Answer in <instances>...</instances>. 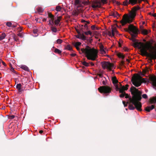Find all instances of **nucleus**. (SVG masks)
<instances>
[{
  "mask_svg": "<svg viewBox=\"0 0 156 156\" xmlns=\"http://www.w3.org/2000/svg\"><path fill=\"white\" fill-rule=\"evenodd\" d=\"M154 41L151 39L145 44L141 42H137L134 43V47H138L140 50L141 55L142 56H146L149 58V63L151 66L153 65L152 63V59H156V50H154L155 48L153 46Z\"/></svg>",
  "mask_w": 156,
  "mask_h": 156,
  "instance_id": "obj_1",
  "label": "nucleus"
},
{
  "mask_svg": "<svg viewBox=\"0 0 156 156\" xmlns=\"http://www.w3.org/2000/svg\"><path fill=\"white\" fill-rule=\"evenodd\" d=\"M130 90L132 95V98L129 97L128 94L126 93L125 96V98H128L129 101V102H127L129 103V108L130 110H134L136 108L138 111H142V105L140 102L142 99V92L133 86Z\"/></svg>",
  "mask_w": 156,
  "mask_h": 156,
  "instance_id": "obj_2",
  "label": "nucleus"
},
{
  "mask_svg": "<svg viewBox=\"0 0 156 156\" xmlns=\"http://www.w3.org/2000/svg\"><path fill=\"white\" fill-rule=\"evenodd\" d=\"M135 75H136L132 77L131 81L133 84L136 87L140 86L143 82H148L151 83L153 86L156 87V76H150L148 80L146 78H142V77L137 74Z\"/></svg>",
  "mask_w": 156,
  "mask_h": 156,
  "instance_id": "obj_3",
  "label": "nucleus"
},
{
  "mask_svg": "<svg viewBox=\"0 0 156 156\" xmlns=\"http://www.w3.org/2000/svg\"><path fill=\"white\" fill-rule=\"evenodd\" d=\"M140 9L138 6H134L132 8L131 11H129V15H124L122 19L120 21L122 25L124 26L127 23H130L132 22L136 16L137 11Z\"/></svg>",
  "mask_w": 156,
  "mask_h": 156,
  "instance_id": "obj_4",
  "label": "nucleus"
},
{
  "mask_svg": "<svg viewBox=\"0 0 156 156\" xmlns=\"http://www.w3.org/2000/svg\"><path fill=\"white\" fill-rule=\"evenodd\" d=\"M81 53H84L86 57L89 60L94 61L97 57L98 51L94 48H91L88 46H87L85 49H81ZM80 53H81L80 51Z\"/></svg>",
  "mask_w": 156,
  "mask_h": 156,
  "instance_id": "obj_5",
  "label": "nucleus"
},
{
  "mask_svg": "<svg viewBox=\"0 0 156 156\" xmlns=\"http://www.w3.org/2000/svg\"><path fill=\"white\" fill-rule=\"evenodd\" d=\"M126 31H129V32L133 33V34H131V37L130 39L133 42H134L133 44V46L135 48H136V47H134V43L137 42H136V40L135 39V37H136V35L138 33V32L139 31L138 29L136 28L133 25L130 24L128 27V29H126Z\"/></svg>",
  "mask_w": 156,
  "mask_h": 156,
  "instance_id": "obj_6",
  "label": "nucleus"
},
{
  "mask_svg": "<svg viewBox=\"0 0 156 156\" xmlns=\"http://www.w3.org/2000/svg\"><path fill=\"white\" fill-rule=\"evenodd\" d=\"M98 89L101 93L105 94L110 93L112 90L110 87L107 86H101L98 88Z\"/></svg>",
  "mask_w": 156,
  "mask_h": 156,
  "instance_id": "obj_7",
  "label": "nucleus"
},
{
  "mask_svg": "<svg viewBox=\"0 0 156 156\" xmlns=\"http://www.w3.org/2000/svg\"><path fill=\"white\" fill-rule=\"evenodd\" d=\"M102 67L103 69L107 68L110 71L112 70V69L114 65L112 63H111L109 62H102L101 63Z\"/></svg>",
  "mask_w": 156,
  "mask_h": 156,
  "instance_id": "obj_8",
  "label": "nucleus"
},
{
  "mask_svg": "<svg viewBox=\"0 0 156 156\" xmlns=\"http://www.w3.org/2000/svg\"><path fill=\"white\" fill-rule=\"evenodd\" d=\"M91 7L94 9L100 8L101 7V4L100 0H93L91 2Z\"/></svg>",
  "mask_w": 156,
  "mask_h": 156,
  "instance_id": "obj_9",
  "label": "nucleus"
},
{
  "mask_svg": "<svg viewBox=\"0 0 156 156\" xmlns=\"http://www.w3.org/2000/svg\"><path fill=\"white\" fill-rule=\"evenodd\" d=\"M90 4L89 0H87V1H85V0L81 1H80V4H78L77 7H83V5H89Z\"/></svg>",
  "mask_w": 156,
  "mask_h": 156,
  "instance_id": "obj_10",
  "label": "nucleus"
},
{
  "mask_svg": "<svg viewBox=\"0 0 156 156\" xmlns=\"http://www.w3.org/2000/svg\"><path fill=\"white\" fill-rule=\"evenodd\" d=\"M121 87L120 88L119 92H124V90H127L128 89V87L129 85L128 84L126 85L125 86H122V85L120 84Z\"/></svg>",
  "mask_w": 156,
  "mask_h": 156,
  "instance_id": "obj_11",
  "label": "nucleus"
},
{
  "mask_svg": "<svg viewBox=\"0 0 156 156\" xmlns=\"http://www.w3.org/2000/svg\"><path fill=\"white\" fill-rule=\"evenodd\" d=\"M154 108V106L152 105L151 106H147L145 108V110L147 112H150L151 110Z\"/></svg>",
  "mask_w": 156,
  "mask_h": 156,
  "instance_id": "obj_12",
  "label": "nucleus"
},
{
  "mask_svg": "<svg viewBox=\"0 0 156 156\" xmlns=\"http://www.w3.org/2000/svg\"><path fill=\"white\" fill-rule=\"evenodd\" d=\"M149 102L151 104L156 103V96L153 97L149 99Z\"/></svg>",
  "mask_w": 156,
  "mask_h": 156,
  "instance_id": "obj_13",
  "label": "nucleus"
},
{
  "mask_svg": "<svg viewBox=\"0 0 156 156\" xmlns=\"http://www.w3.org/2000/svg\"><path fill=\"white\" fill-rule=\"evenodd\" d=\"M140 30L142 33L144 35H147L148 33V31L146 29H144L143 28V27L141 26H140Z\"/></svg>",
  "mask_w": 156,
  "mask_h": 156,
  "instance_id": "obj_14",
  "label": "nucleus"
},
{
  "mask_svg": "<svg viewBox=\"0 0 156 156\" xmlns=\"http://www.w3.org/2000/svg\"><path fill=\"white\" fill-rule=\"evenodd\" d=\"M84 28H81L80 31L81 32H83L85 30H87L88 29V26L87 23H86L84 26Z\"/></svg>",
  "mask_w": 156,
  "mask_h": 156,
  "instance_id": "obj_15",
  "label": "nucleus"
},
{
  "mask_svg": "<svg viewBox=\"0 0 156 156\" xmlns=\"http://www.w3.org/2000/svg\"><path fill=\"white\" fill-rule=\"evenodd\" d=\"M100 51L101 52L102 54L105 53V52L104 50V47L103 45L101 44L99 46Z\"/></svg>",
  "mask_w": 156,
  "mask_h": 156,
  "instance_id": "obj_16",
  "label": "nucleus"
},
{
  "mask_svg": "<svg viewBox=\"0 0 156 156\" xmlns=\"http://www.w3.org/2000/svg\"><path fill=\"white\" fill-rule=\"evenodd\" d=\"M62 17L61 16L58 17L57 19L55 20V24L56 25H57L59 24V23L60 21V20L62 19Z\"/></svg>",
  "mask_w": 156,
  "mask_h": 156,
  "instance_id": "obj_17",
  "label": "nucleus"
},
{
  "mask_svg": "<svg viewBox=\"0 0 156 156\" xmlns=\"http://www.w3.org/2000/svg\"><path fill=\"white\" fill-rule=\"evenodd\" d=\"M112 83L114 84H117L118 82V81L117 80L115 76L112 77Z\"/></svg>",
  "mask_w": 156,
  "mask_h": 156,
  "instance_id": "obj_18",
  "label": "nucleus"
},
{
  "mask_svg": "<svg viewBox=\"0 0 156 156\" xmlns=\"http://www.w3.org/2000/svg\"><path fill=\"white\" fill-rule=\"evenodd\" d=\"M112 31L113 36H114L115 33L116 34L118 33V32L115 28L112 27Z\"/></svg>",
  "mask_w": 156,
  "mask_h": 156,
  "instance_id": "obj_19",
  "label": "nucleus"
},
{
  "mask_svg": "<svg viewBox=\"0 0 156 156\" xmlns=\"http://www.w3.org/2000/svg\"><path fill=\"white\" fill-rule=\"evenodd\" d=\"M6 36L5 33H3L0 35V41H2L5 39Z\"/></svg>",
  "mask_w": 156,
  "mask_h": 156,
  "instance_id": "obj_20",
  "label": "nucleus"
},
{
  "mask_svg": "<svg viewBox=\"0 0 156 156\" xmlns=\"http://www.w3.org/2000/svg\"><path fill=\"white\" fill-rule=\"evenodd\" d=\"M111 15V16H112L115 17H117V16H119V14L116 11H115L113 12H112Z\"/></svg>",
  "mask_w": 156,
  "mask_h": 156,
  "instance_id": "obj_21",
  "label": "nucleus"
},
{
  "mask_svg": "<svg viewBox=\"0 0 156 156\" xmlns=\"http://www.w3.org/2000/svg\"><path fill=\"white\" fill-rule=\"evenodd\" d=\"M21 68L26 71H28L29 70L27 66L25 65H22L21 66Z\"/></svg>",
  "mask_w": 156,
  "mask_h": 156,
  "instance_id": "obj_22",
  "label": "nucleus"
},
{
  "mask_svg": "<svg viewBox=\"0 0 156 156\" xmlns=\"http://www.w3.org/2000/svg\"><path fill=\"white\" fill-rule=\"evenodd\" d=\"M129 2V0H125L123 2L122 5L124 6H127L128 5L130 4Z\"/></svg>",
  "mask_w": 156,
  "mask_h": 156,
  "instance_id": "obj_23",
  "label": "nucleus"
},
{
  "mask_svg": "<svg viewBox=\"0 0 156 156\" xmlns=\"http://www.w3.org/2000/svg\"><path fill=\"white\" fill-rule=\"evenodd\" d=\"M80 39L83 40H85L86 39V37L83 34H80Z\"/></svg>",
  "mask_w": 156,
  "mask_h": 156,
  "instance_id": "obj_24",
  "label": "nucleus"
},
{
  "mask_svg": "<svg viewBox=\"0 0 156 156\" xmlns=\"http://www.w3.org/2000/svg\"><path fill=\"white\" fill-rule=\"evenodd\" d=\"M66 49H67L69 50L73 51V48H72V47L69 44L67 45L66 46Z\"/></svg>",
  "mask_w": 156,
  "mask_h": 156,
  "instance_id": "obj_25",
  "label": "nucleus"
},
{
  "mask_svg": "<svg viewBox=\"0 0 156 156\" xmlns=\"http://www.w3.org/2000/svg\"><path fill=\"white\" fill-rule=\"evenodd\" d=\"M117 56L119 58H125V56L121 53H118L117 54Z\"/></svg>",
  "mask_w": 156,
  "mask_h": 156,
  "instance_id": "obj_26",
  "label": "nucleus"
},
{
  "mask_svg": "<svg viewBox=\"0 0 156 156\" xmlns=\"http://www.w3.org/2000/svg\"><path fill=\"white\" fill-rule=\"evenodd\" d=\"M54 52L57 53L58 54H60L62 53V51L58 49V48H55L54 50Z\"/></svg>",
  "mask_w": 156,
  "mask_h": 156,
  "instance_id": "obj_27",
  "label": "nucleus"
},
{
  "mask_svg": "<svg viewBox=\"0 0 156 156\" xmlns=\"http://www.w3.org/2000/svg\"><path fill=\"white\" fill-rule=\"evenodd\" d=\"M107 34H108V35L109 36L111 37H113L114 36H113V34H112V30H109L107 31Z\"/></svg>",
  "mask_w": 156,
  "mask_h": 156,
  "instance_id": "obj_28",
  "label": "nucleus"
},
{
  "mask_svg": "<svg viewBox=\"0 0 156 156\" xmlns=\"http://www.w3.org/2000/svg\"><path fill=\"white\" fill-rule=\"evenodd\" d=\"M37 9V10L38 12H39L42 13L44 11V9H42V8L41 7H38Z\"/></svg>",
  "mask_w": 156,
  "mask_h": 156,
  "instance_id": "obj_29",
  "label": "nucleus"
},
{
  "mask_svg": "<svg viewBox=\"0 0 156 156\" xmlns=\"http://www.w3.org/2000/svg\"><path fill=\"white\" fill-rule=\"evenodd\" d=\"M80 0H75L74 4L77 7L78 4H80Z\"/></svg>",
  "mask_w": 156,
  "mask_h": 156,
  "instance_id": "obj_30",
  "label": "nucleus"
},
{
  "mask_svg": "<svg viewBox=\"0 0 156 156\" xmlns=\"http://www.w3.org/2000/svg\"><path fill=\"white\" fill-rule=\"evenodd\" d=\"M119 93H121L119 95V97L121 98H123L125 96L126 94V92H122Z\"/></svg>",
  "mask_w": 156,
  "mask_h": 156,
  "instance_id": "obj_31",
  "label": "nucleus"
},
{
  "mask_svg": "<svg viewBox=\"0 0 156 156\" xmlns=\"http://www.w3.org/2000/svg\"><path fill=\"white\" fill-rule=\"evenodd\" d=\"M148 71H149V70L147 69H143V73H141V74L143 76H144L145 75V74Z\"/></svg>",
  "mask_w": 156,
  "mask_h": 156,
  "instance_id": "obj_32",
  "label": "nucleus"
},
{
  "mask_svg": "<svg viewBox=\"0 0 156 156\" xmlns=\"http://www.w3.org/2000/svg\"><path fill=\"white\" fill-rule=\"evenodd\" d=\"M48 17L50 18L51 19L54 20V16L53 15H52L51 13H48Z\"/></svg>",
  "mask_w": 156,
  "mask_h": 156,
  "instance_id": "obj_33",
  "label": "nucleus"
},
{
  "mask_svg": "<svg viewBox=\"0 0 156 156\" xmlns=\"http://www.w3.org/2000/svg\"><path fill=\"white\" fill-rule=\"evenodd\" d=\"M86 35H88L90 34L91 35L92 34V32L90 31H88L87 32H83Z\"/></svg>",
  "mask_w": 156,
  "mask_h": 156,
  "instance_id": "obj_34",
  "label": "nucleus"
},
{
  "mask_svg": "<svg viewBox=\"0 0 156 156\" xmlns=\"http://www.w3.org/2000/svg\"><path fill=\"white\" fill-rule=\"evenodd\" d=\"M61 8L60 6H56L55 9L57 11H60L61 10Z\"/></svg>",
  "mask_w": 156,
  "mask_h": 156,
  "instance_id": "obj_35",
  "label": "nucleus"
},
{
  "mask_svg": "<svg viewBox=\"0 0 156 156\" xmlns=\"http://www.w3.org/2000/svg\"><path fill=\"white\" fill-rule=\"evenodd\" d=\"M22 86V85L21 83H19L16 85V88L17 89L19 90L21 88V87Z\"/></svg>",
  "mask_w": 156,
  "mask_h": 156,
  "instance_id": "obj_36",
  "label": "nucleus"
},
{
  "mask_svg": "<svg viewBox=\"0 0 156 156\" xmlns=\"http://www.w3.org/2000/svg\"><path fill=\"white\" fill-rule=\"evenodd\" d=\"M14 39L16 41H17L18 40V38L17 36L14 34L13 36Z\"/></svg>",
  "mask_w": 156,
  "mask_h": 156,
  "instance_id": "obj_37",
  "label": "nucleus"
},
{
  "mask_svg": "<svg viewBox=\"0 0 156 156\" xmlns=\"http://www.w3.org/2000/svg\"><path fill=\"white\" fill-rule=\"evenodd\" d=\"M81 44V43L80 42H77L75 43L74 45V46H75V47H78V46H80V45Z\"/></svg>",
  "mask_w": 156,
  "mask_h": 156,
  "instance_id": "obj_38",
  "label": "nucleus"
},
{
  "mask_svg": "<svg viewBox=\"0 0 156 156\" xmlns=\"http://www.w3.org/2000/svg\"><path fill=\"white\" fill-rule=\"evenodd\" d=\"M62 42H63L62 40L60 39H58L56 41L57 43L58 44H61Z\"/></svg>",
  "mask_w": 156,
  "mask_h": 156,
  "instance_id": "obj_39",
  "label": "nucleus"
},
{
  "mask_svg": "<svg viewBox=\"0 0 156 156\" xmlns=\"http://www.w3.org/2000/svg\"><path fill=\"white\" fill-rule=\"evenodd\" d=\"M82 64L83 65H84L86 67H88L89 66V64L87 62L85 61L83 62Z\"/></svg>",
  "mask_w": 156,
  "mask_h": 156,
  "instance_id": "obj_40",
  "label": "nucleus"
},
{
  "mask_svg": "<svg viewBox=\"0 0 156 156\" xmlns=\"http://www.w3.org/2000/svg\"><path fill=\"white\" fill-rule=\"evenodd\" d=\"M115 85L116 90H119V91L120 88L119 87L118 85L117 84H115Z\"/></svg>",
  "mask_w": 156,
  "mask_h": 156,
  "instance_id": "obj_41",
  "label": "nucleus"
},
{
  "mask_svg": "<svg viewBox=\"0 0 156 156\" xmlns=\"http://www.w3.org/2000/svg\"><path fill=\"white\" fill-rule=\"evenodd\" d=\"M51 30L53 32L55 33H56L57 31V29L56 27H52Z\"/></svg>",
  "mask_w": 156,
  "mask_h": 156,
  "instance_id": "obj_42",
  "label": "nucleus"
},
{
  "mask_svg": "<svg viewBox=\"0 0 156 156\" xmlns=\"http://www.w3.org/2000/svg\"><path fill=\"white\" fill-rule=\"evenodd\" d=\"M6 25L8 27H11L12 26V23L11 22H7L6 24Z\"/></svg>",
  "mask_w": 156,
  "mask_h": 156,
  "instance_id": "obj_43",
  "label": "nucleus"
},
{
  "mask_svg": "<svg viewBox=\"0 0 156 156\" xmlns=\"http://www.w3.org/2000/svg\"><path fill=\"white\" fill-rule=\"evenodd\" d=\"M100 2L101 3V5H102V4H105L106 3V0H100Z\"/></svg>",
  "mask_w": 156,
  "mask_h": 156,
  "instance_id": "obj_44",
  "label": "nucleus"
},
{
  "mask_svg": "<svg viewBox=\"0 0 156 156\" xmlns=\"http://www.w3.org/2000/svg\"><path fill=\"white\" fill-rule=\"evenodd\" d=\"M91 28L92 30H98L97 27H96L94 25H92L91 26Z\"/></svg>",
  "mask_w": 156,
  "mask_h": 156,
  "instance_id": "obj_45",
  "label": "nucleus"
},
{
  "mask_svg": "<svg viewBox=\"0 0 156 156\" xmlns=\"http://www.w3.org/2000/svg\"><path fill=\"white\" fill-rule=\"evenodd\" d=\"M54 20L51 19L49 21V24L52 25L53 23V20Z\"/></svg>",
  "mask_w": 156,
  "mask_h": 156,
  "instance_id": "obj_46",
  "label": "nucleus"
},
{
  "mask_svg": "<svg viewBox=\"0 0 156 156\" xmlns=\"http://www.w3.org/2000/svg\"><path fill=\"white\" fill-rule=\"evenodd\" d=\"M15 117V116L14 115H9L8 116V118L9 119H12L14 118Z\"/></svg>",
  "mask_w": 156,
  "mask_h": 156,
  "instance_id": "obj_47",
  "label": "nucleus"
},
{
  "mask_svg": "<svg viewBox=\"0 0 156 156\" xmlns=\"http://www.w3.org/2000/svg\"><path fill=\"white\" fill-rule=\"evenodd\" d=\"M142 96L143 98L144 99H147V95L146 94H143Z\"/></svg>",
  "mask_w": 156,
  "mask_h": 156,
  "instance_id": "obj_48",
  "label": "nucleus"
},
{
  "mask_svg": "<svg viewBox=\"0 0 156 156\" xmlns=\"http://www.w3.org/2000/svg\"><path fill=\"white\" fill-rule=\"evenodd\" d=\"M10 70H11V71L12 72H13V73H16V72L14 70V68L13 67H12V66H11V69H10Z\"/></svg>",
  "mask_w": 156,
  "mask_h": 156,
  "instance_id": "obj_49",
  "label": "nucleus"
},
{
  "mask_svg": "<svg viewBox=\"0 0 156 156\" xmlns=\"http://www.w3.org/2000/svg\"><path fill=\"white\" fill-rule=\"evenodd\" d=\"M122 103H123V105H124V107L126 106H127V104H128V103H127V102L126 104V102L124 101H122Z\"/></svg>",
  "mask_w": 156,
  "mask_h": 156,
  "instance_id": "obj_50",
  "label": "nucleus"
},
{
  "mask_svg": "<svg viewBox=\"0 0 156 156\" xmlns=\"http://www.w3.org/2000/svg\"><path fill=\"white\" fill-rule=\"evenodd\" d=\"M18 92L19 93L21 94L22 93V91H23V90L21 89V88H20V89H19L18 90Z\"/></svg>",
  "mask_w": 156,
  "mask_h": 156,
  "instance_id": "obj_51",
  "label": "nucleus"
},
{
  "mask_svg": "<svg viewBox=\"0 0 156 156\" xmlns=\"http://www.w3.org/2000/svg\"><path fill=\"white\" fill-rule=\"evenodd\" d=\"M76 36L77 38H78L79 39H80V34H79L78 35H76Z\"/></svg>",
  "mask_w": 156,
  "mask_h": 156,
  "instance_id": "obj_52",
  "label": "nucleus"
},
{
  "mask_svg": "<svg viewBox=\"0 0 156 156\" xmlns=\"http://www.w3.org/2000/svg\"><path fill=\"white\" fill-rule=\"evenodd\" d=\"M76 55V54L75 53L71 54H70V55L72 57L75 56Z\"/></svg>",
  "mask_w": 156,
  "mask_h": 156,
  "instance_id": "obj_53",
  "label": "nucleus"
},
{
  "mask_svg": "<svg viewBox=\"0 0 156 156\" xmlns=\"http://www.w3.org/2000/svg\"><path fill=\"white\" fill-rule=\"evenodd\" d=\"M102 84L103 85H106V83L105 81L103 80L102 82Z\"/></svg>",
  "mask_w": 156,
  "mask_h": 156,
  "instance_id": "obj_54",
  "label": "nucleus"
},
{
  "mask_svg": "<svg viewBox=\"0 0 156 156\" xmlns=\"http://www.w3.org/2000/svg\"><path fill=\"white\" fill-rule=\"evenodd\" d=\"M2 62L3 64V65L4 66H6V64L5 63V62H4L3 61H2Z\"/></svg>",
  "mask_w": 156,
  "mask_h": 156,
  "instance_id": "obj_55",
  "label": "nucleus"
},
{
  "mask_svg": "<svg viewBox=\"0 0 156 156\" xmlns=\"http://www.w3.org/2000/svg\"><path fill=\"white\" fill-rule=\"evenodd\" d=\"M124 62L123 61H122L120 63V65L122 66L124 65Z\"/></svg>",
  "mask_w": 156,
  "mask_h": 156,
  "instance_id": "obj_56",
  "label": "nucleus"
},
{
  "mask_svg": "<svg viewBox=\"0 0 156 156\" xmlns=\"http://www.w3.org/2000/svg\"><path fill=\"white\" fill-rule=\"evenodd\" d=\"M116 4L117 5H119L121 4L119 2H118V1H116Z\"/></svg>",
  "mask_w": 156,
  "mask_h": 156,
  "instance_id": "obj_57",
  "label": "nucleus"
},
{
  "mask_svg": "<svg viewBox=\"0 0 156 156\" xmlns=\"http://www.w3.org/2000/svg\"><path fill=\"white\" fill-rule=\"evenodd\" d=\"M76 30L78 34H81L80 32L78 29H76Z\"/></svg>",
  "mask_w": 156,
  "mask_h": 156,
  "instance_id": "obj_58",
  "label": "nucleus"
},
{
  "mask_svg": "<svg viewBox=\"0 0 156 156\" xmlns=\"http://www.w3.org/2000/svg\"><path fill=\"white\" fill-rule=\"evenodd\" d=\"M18 35L21 37H23L22 34L21 33H19Z\"/></svg>",
  "mask_w": 156,
  "mask_h": 156,
  "instance_id": "obj_59",
  "label": "nucleus"
},
{
  "mask_svg": "<svg viewBox=\"0 0 156 156\" xmlns=\"http://www.w3.org/2000/svg\"><path fill=\"white\" fill-rule=\"evenodd\" d=\"M13 28H15L16 26V25H13L12 26H11Z\"/></svg>",
  "mask_w": 156,
  "mask_h": 156,
  "instance_id": "obj_60",
  "label": "nucleus"
},
{
  "mask_svg": "<svg viewBox=\"0 0 156 156\" xmlns=\"http://www.w3.org/2000/svg\"><path fill=\"white\" fill-rule=\"evenodd\" d=\"M18 31L19 32H20L21 31L22 29L21 28H18Z\"/></svg>",
  "mask_w": 156,
  "mask_h": 156,
  "instance_id": "obj_61",
  "label": "nucleus"
},
{
  "mask_svg": "<svg viewBox=\"0 0 156 156\" xmlns=\"http://www.w3.org/2000/svg\"><path fill=\"white\" fill-rule=\"evenodd\" d=\"M42 20L44 22H46L47 20V19L46 18H44Z\"/></svg>",
  "mask_w": 156,
  "mask_h": 156,
  "instance_id": "obj_62",
  "label": "nucleus"
},
{
  "mask_svg": "<svg viewBox=\"0 0 156 156\" xmlns=\"http://www.w3.org/2000/svg\"><path fill=\"white\" fill-rule=\"evenodd\" d=\"M144 0H138V3H140L142 1H144Z\"/></svg>",
  "mask_w": 156,
  "mask_h": 156,
  "instance_id": "obj_63",
  "label": "nucleus"
},
{
  "mask_svg": "<svg viewBox=\"0 0 156 156\" xmlns=\"http://www.w3.org/2000/svg\"><path fill=\"white\" fill-rule=\"evenodd\" d=\"M152 16L154 17H156V13L153 14Z\"/></svg>",
  "mask_w": 156,
  "mask_h": 156,
  "instance_id": "obj_64",
  "label": "nucleus"
}]
</instances>
